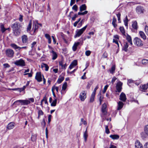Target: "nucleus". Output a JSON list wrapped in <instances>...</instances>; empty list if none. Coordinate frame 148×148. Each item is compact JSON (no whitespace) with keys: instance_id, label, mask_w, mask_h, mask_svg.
Listing matches in <instances>:
<instances>
[{"instance_id":"1a4fd4ad","label":"nucleus","mask_w":148,"mask_h":148,"mask_svg":"<svg viewBox=\"0 0 148 148\" xmlns=\"http://www.w3.org/2000/svg\"><path fill=\"white\" fill-rule=\"evenodd\" d=\"M10 46L12 47L13 49H18V50H20L21 49H26L27 48V47L25 46V47H20L18 46L16 44H10Z\"/></svg>"},{"instance_id":"3c124183","label":"nucleus","mask_w":148,"mask_h":148,"mask_svg":"<svg viewBox=\"0 0 148 148\" xmlns=\"http://www.w3.org/2000/svg\"><path fill=\"white\" fill-rule=\"evenodd\" d=\"M91 52L89 50H87L85 52V55L87 56H88L90 55Z\"/></svg>"},{"instance_id":"f3484780","label":"nucleus","mask_w":148,"mask_h":148,"mask_svg":"<svg viewBox=\"0 0 148 148\" xmlns=\"http://www.w3.org/2000/svg\"><path fill=\"white\" fill-rule=\"evenodd\" d=\"M107 108L106 104L105 103L103 104L102 106L101 111L102 113L104 115H106L107 112L106 111V108Z\"/></svg>"},{"instance_id":"603ef678","label":"nucleus","mask_w":148,"mask_h":148,"mask_svg":"<svg viewBox=\"0 0 148 148\" xmlns=\"http://www.w3.org/2000/svg\"><path fill=\"white\" fill-rule=\"evenodd\" d=\"M10 90H18L19 91L21 92V88H14L12 89H9Z\"/></svg>"},{"instance_id":"c85d7f7f","label":"nucleus","mask_w":148,"mask_h":148,"mask_svg":"<svg viewBox=\"0 0 148 148\" xmlns=\"http://www.w3.org/2000/svg\"><path fill=\"white\" fill-rule=\"evenodd\" d=\"M50 53H52V56H53L52 59L53 60H55L56 59V52L53 50L52 48H51L50 51Z\"/></svg>"},{"instance_id":"cd10ccee","label":"nucleus","mask_w":148,"mask_h":148,"mask_svg":"<svg viewBox=\"0 0 148 148\" xmlns=\"http://www.w3.org/2000/svg\"><path fill=\"white\" fill-rule=\"evenodd\" d=\"M110 137L112 139H118L119 138V136L118 135H111L110 136Z\"/></svg>"},{"instance_id":"e433bc0d","label":"nucleus","mask_w":148,"mask_h":148,"mask_svg":"<svg viewBox=\"0 0 148 148\" xmlns=\"http://www.w3.org/2000/svg\"><path fill=\"white\" fill-rule=\"evenodd\" d=\"M95 95L94 94H92L90 100V102H92L94 101Z\"/></svg>"},{"instance_id":"a18cd8bd","label":"nucleus","mask_w":148,"mask_h":148,"mask_svg":"<svg viewBox=\"0 0 148 148\" xmlns=\"http://www.w3.org/2000/svg\"><path fill=\"white\" fill-rule=\"evenodd\" d=\"M106 133L107 134L110 133V131L108 128V126L107 125L105 126Z\"/></svg>"},{"instance_id":"4d7b16f0","label":"nucleus","mask_w":148,"mask_h":148,"mask_svg":"<svg viewBox=\"0 0 148 148\" xmlns=\"http://www.w3.org/2000/svg\"><path fill=\"white\" fill-rule=\"evenodd\" d=\"M98 86H97L94 89V91L92 93L94 94L95 95L96 91L98 89Z\"/></svg>"},{"instance_id":"69168bd1","label":"nucleus","mask_w":148,"mask_h":148,"mask_svg":"<svg viewBox=\"0 0 148 148\" xmlns=\"http://www.w3.org/2000/svg\"><path fill=\"white\" fill-rule=\"evenodd\" d=\"M108 55L105 52L103 54L102 56L104 58H106L107 57Z\"/></svg>"},{"instance_id":"de8ad7c7","label":"nucleus","mask_w":148,"mask_h":148,"mask_svg":"<svg viewBox=\"0 0 148 148\" xmlns=\"http://www.w3.org/2000/svg\"><path fill=\"white\" fill-rule=\"evenodd\" d=\"M71 64L74 66H76L77 64V61L76 60H74Z\"/></svg>"},{"instance_id":"6e6552de","label":"nucleus","mask_w":148,"mask_h":148,"mask_svg":"<svg viewBox=\"0 0 148 148\" xmlns=\"http://www.w3.org/2000/svg\"><path fill=\"white\" fill-rule=\"evenodd\" d=\"M134 44L138 46H141L143 44L142 43V41L139 38H135L134 40Z\"/></svg>"},{"instance_id":"2f4dec72","label":"nucleus","mask_w":148,"mask_h":148,"mask_svg":"<svg viewBox=\"0 0 148 148\" xmlns=\"http://www.w3.org/2000/svg\"><path fill=\"white\" fill-rule=\"evenodd\" d=\"M115 70V65H113L111 67V69L109 70V71L111 74H113L114 73Z\"/></svg>"},{"instance_id":"393cba45","label":"nucleus","mask_w":148,"mask_h":148,"mask_svg":"<svg viewBox=\"0 0 148 148\" xmlns=\"http://www.w3.org/2000/svg\"><path fill=\"white\" fill-rule=\"evenodd\" d=\"M128 47V45L127 42H125L124 46L122 48V50L125 51L126 52L127 51Z\"/></svg>"},{"instance_id":"58836bf2","label":"nucleus","mask_w":148,"mask_h":148,"mask_svg":"<svg viewBox=\"0 0 148 148\" xmlns=\"http://www.w3.org/2000/svg\"><path fill=\"white\" fill-rule=\"evenodd\" d=\"M0 27L1 28V31L2 33L4 32L5 30L7 29L5 28L4 25L2 24L1 25Z\"/></svg>"},{"instance_id":"c756f323","label":"nucleus","mask_w":148,"mask_h":148,"mask_svg":"<svg viewBox=\"0 0 148 148\" xmlns=\"http://www.w3.org/2000/svg\"><path fill=\"white\" fill-rule=\"evenodd\" d=\"M132 27L134 29H137V23L136 21H135L132 22Z\"/></svg>"},{"instance_id":"9d476101","label":"nucleus","mask_w":148,"mask_h":148,"mask_svg":"<svg viewBox=\"0 0 148 148\" xmlns=\"http://www.w3.org/2000/svg\"><path fill=\"white\" fill-rule=\"evenodd\" d=\"M35 78L38 82H40L42 81V75L40 72H37L36 73Z\"/></svg>"},{"instance_id":"ddd939ff","label":"nucleus","mask_w":148,"mask_h":148,"mask_svg":"<svg viewBox=\"0 0 148 148\" xmlns=\"http://www.w3.org/2000/svg\"><path fill=\"white\" fill-rule=\"evenodd\" d=\"M79 98L80 100L83 101L84 99L86 98V94L85 92L84 91H82L80 93L79 95Z\"/></svg>"},{"instance_id":"a878e982","label":"nucleus","mask_w":148,"mask_h":148,"mask_svg":"<svg viewBox=\"0 0 148 148\" xmlns=\"http://www.w3.org/2000/svg\"><path fill=\"white\" fill-rule=\"evenodd\" d=\"M126 39L128 42L131 44V45H132V41L131 37L128 34H127L126 36Z\"/></svg>"},{"instance_id":"aec40b11","label":"nucleus","mask_w":148,"mask_h":148,"mask_svg":"<svg viewBox=\"0 0 148 148\" xmlns=\"http://www.w3.org/2000/svg\"><path fill=\"white\" fill-rule=\"evenodd\" d=\"M148 88V83L146 84H144L141 85L140 86V88L141 90H145Z\"/></svg>"},{"instance_id":"4468645a","label":"nucleus","mask_w":148,"mask_h":148,"mask_svg":"<svg viewBox=\"0 0 148 148\" xmlns=\"http://www.w3.org/2000/svg\"><path fill=\"white\" fill-rule=\"evenodd\" d=\"M136 12L138 14L143 13L144 12V9L143 8L140 6H138L136 8Z\"/></svg>"},{"instance_id":"49530a36","label":"nucleus","mask_w":148,"mask_h":148,"mask_svg":"<svg viewBox=\"0 0 148 148\" xmlns=\"http://www.w3.org/2000/svg\"><path fill=\"white\" fill-rule=\"evenodd\" d=\"M77 6L76 5H74L72 7L73 10H74L75 12L77 11Z\"/></svg>"},{"instance_id":"864d4df0","label":"nucleus","mask_w":148,"mask_h":148,"mask_svg":"<svg viewBox=\"0 0 148 148\" xmlns=\"http://www.w3.org/2000/svg\"><path fill=\"white\" fill-rule=\"evenodd\" d=\"M36 139V136L35 135H32L31 137V140L32 141H35Z\"/></svg>"},{"instance_id":"7ed1b4c3","label":"nucleus","mask_w":148,"mask_h":148,"mask_svg":"<svg viewBox=\"0 0 148 148\" xmlns=\"http://www.w3.org/2000/svg\"><path fill=\"white\" fill-rule=\"evenodd\" d=\"M87 27L86 25L82 29H77L76 31L75 35L74 36V38H76L77 37L80 36L85 30Z\"/></svg>"},{"instance_id":"dca6fc26","label":"nucleus","mask_w":148,"mask_h":148,"mask_svg":"<svg viewBox=\"0 0 148 148\" xmlns=\"http://www.w3.org/2000/svg\"><path fill=\"white\" fill-rule=\"evenodd\" d=\"M15 127V123L13 122L10 123L7 125L6 128L9 130L13 129Z\"/></svg>"},{"instance_id":"6e6d98bb","label":"nucleus","mask_w":148,"mask_h":148,"mask_svg":"<svg viewBox=\"0 0 148 148\" xmlns=\"http://www.w3.org/2000/svg\"><path fill=\"white\" fill-rule=\"evenodd\" d=\"M116 79V77H113V78H112V79L111 82L112 83V84H113V83L115 82V80Z\"/></svg>"},{"instance_id":"8fccbe9b","label":"nucleus","mask_w":148,"mask_h":148,"mask_svg":"<svg viewBox=\"0 0 148 148\" xmlns=\"http://www.w3.org/2000/svg\"><path fill=\"white\" fill-rule=\"evenodd\" d=\"M44 114L43 112L40 109L38 110V115H40L41 116L43 115Z\"/></svg>"},{"instance_id":"473e14b6","label":"nucleus","mask_w":148,"mask_h":148,"mask_svg":"<svg viewBox=\"0 0 148 148\" xmlns=\"http://www.w3.org/2000/svg\"><path fill=\"white\" fill-rule=\"evenodd\" d=\"M45 37L48 40V43L49 44L51 42V40L50 35L48 34H46L45 35Z\"/></svg>"},{"instance_id":"5701e85b","label":"nucleus","mask_w":148,"mask_h":148,"mask_svg":"<svg viewBox=\"0 0 148 148\" xmlns=\"http://www.w3.org/2000/svg\"><path fill=\"white\" fill-rule=\"evenodd\" d=\"M88 136V135L87 133V128L85 132H84L83 134V137L84 138V141L85 142H86L87 140V138Z\"/></svg>"},{"instance_id":"13d9d810","label":"nucleus","mask_w":148,"mask_h":148,"mask_svg":"<svg viewBox=\"0 0 148 148\" xmlns=\"http://www.w3.org/2000/svg\"><path fill=\"white\" fill-rule=\"evenodd\" d=\"M3 66L5 68H8L10 67V65L7 63L4 64H3Z\"/></svg>"},{"instance_id":"c03bdc74","label":"nucleus","mask_w":148,"mask_h":148,"mask_svg":"<svg viewBox=\"0 0 148 148\" xmlns=\"http://www.w3.org/2000/svg\"><path fill=\"white\" fill-rule=\"evenodd\" d=\"M92 84V82H88V84L86 87V88L87 89H89L90 88Z\"/></svg>"},{"instance_id":"f03ea898","label":"nucleus","mask_w":148,"mask_h":148,"mask_svg":"<svg viewBox=\"0 0 148 148\" xmlns=\"http://www.w3.org/2000/svg\"><path fill=\"white\" fill-rule=\"evenodd\" d=\"M31 101L33 103L34 102V99L33 98H30L28 99L19 100L15 101L13 103V104L19 102L21 103V105L26 106L29 104Z\"/></svg>"},{"instance_id":"e2e57ef3","label":"nucleus","mask_w":148,"mask_h":148,"mask_svg":"<svg viewBox=\"0 0 148 148\" xmlns=\"http://www.w3.org/2000/svg\"><path fill=\"white\" fill-rule=\"evenodd\" d=\"M75 0H71L70 5L71 6L74 4L75 2Z\"/></svg>"},{"instance_id":"f8f14e48","label":"nucleus","mask_w":148,"mask_h":148,"mask_svg":"<svg viewBox=\"0 0 148 148\" xmlns=\"http://www.w3.org/2000/svg\"><path fill=\"white\" fill-rule=\"evenodd\" d=\"M122 84L123 83L120 82H118L116 84V88L118 92H121Z\"/></svg>"},{"instance_id":"72a5a7b5","label":"nucleus","mask_w":148,"mask_h":148,"mask_svg":"<svg viewBox=\"0 0 148 148\" xmlns=\"http://www.w3.org/2000/svg\"><path fill=\"white\" fill-rule=\"evenodd\" d=\"M32 21H30L27 27V31L28 32L30 31L32 27Z\"/></svg>"},{"instance_id":"0eeeda50","label":"nucleus","mask_w":148,"mask_h":148,"mask_svg":"<svg viewBox=\"0 0 148 148\" xmlns=\"http://www.w3.org/2000/svg\"><path fill=\"white\" fill-rule=\"evenodd\" d=\"M6 54L8 57L12 58L14 56V51L11 49H7L6 51Z\"/></svg>"},{"instance_id":"37998d69","label":"nucleus","mask_w":148,"mask_h":148,"mask_svg":"<svg viewBox=\"0 0 148 148\" xmlns=\"http://www.w3.org/2000/svg\"><path fill=\"white\" fill-rule=\"evenodd\" d=\"M67 83L66 82H65L63 85L62 87V90H65L67 87Z\"/></svg>"},{"instance_id":"b1692460","label":"nucleus","mask_w":148,"mask_h":148,"mask_svg":"<svg viewBox=\"0 0 148 148\" xmlns=\"http://www.w3.org/2000/svg\"><path fill=\"white\" fill-rule=\"evenodd\" d=\"M52 99L51 97H50L49 99V102L51 103V105L52 106H56V99H54L52 102Z\"/></svg>"},{"instance_id":"338daca9","label":"nucleus","mask_w":148,"mask_h":148,"mask_svg":"<svg viewBox=\"0 0 148 148\" xmlns=\"http://www.w3.org/2000/svg\"><path fill=\"white\" fill-rule=\"evenodd\" d=\"M23 16L21 15H20L19 20L21 22H22L23 21Z\"/></svg>"},{"instance_id":"680f3d73","label":"nucleus","mask_w":148,"mask_h":148,"mask_svg":"<svg viewBox=\"0 0 148 148\" xmlns=\"http://www.w3.org/2000/svg\"><path fill=\"white\" fill-rule=\"evenodd\" d=\"M36 42L35 41H34L31 44V48H33L34 47V46L36 44Z\"/></svg>"},{"instance_id":"a211bd4d","label":"nucleus","mask_w":148,"mask_h":148,"mask_svg":"<svg viewBox=\"0 0 148 148\" xmlns=\"http://www.w3.org/2000/svg\"><path fill=\"white\" fill-rule=\"evenodd\" d=\"M135 148H143V146L140 142L137 140L135 143Z\"/></svg>"},{"instance_id":"2eb2a0df","label":"nucleus","mask_w":148,"mask_h":148,"mask_svg":"<svg viewBox=\"0 0 148 148\" xmlns=\"http://www.w3.org/2000/svg\"><path fill=\"white\" fill-rule=\"evenodd\" d=\"M126 99L125 95L124 93L122 92L120 95L119 99L123 102H125Z\"/></svg>"},{"instance_id":"bb28decb","label":"nucleus","mask_w":148,"mask_h":148,"mask_svg":"<svg viewBox=\"0 0 148 148\" xmlns=\"http://www.w3.org/2000/svg\"><path fill=\"white\" fill-rule=\"evenodd\" d=\"M79 9L80 11L82 12L86 10V6L85 4H83L80 6Z\"/></svg>"},{"instance_id":"f257e3e1","label":"nucleus","mask_w":148,"mask_h":148,"mask_svg":"<svg viewBox=\"0 0 148 148\" xmlns=\"http://www.w3.org/2000/svg\"><path fill=\"white\" fill-rule=\"evenodd\" d=\"M11 27L12 28L13 33L14 36H17L20 34L21 29L22 27L21 23L16 22L11 25Z\"/></svg>"},{"instance_id":"9b49d317","label":"nucleus","mask_w":148,"mask_h":148,"mask_svg":"<svg viewBox=\"0 0 148 148\" xmlns=\"http://www.w3.org/2000/svg\"><path fill=\"white\" fill-rule=\"evenodd\" d=\"M21 39L23 43L26 44L28 43V38L27 35H23L21 36Z\"/></svg>"},{"instance_id":"0e129e2a","label":"nucleus","mask_w":148,"mask_h":148,"mask_svg":"<svg viewBox=\"0 0 148 148\" xmlns=\"http://www.w3.org/2000/svg\"><path fill=\"white\" fill-rule=\"evenodd\" d=\"M81 122H82L84 124V125H86V124H87L86 122V121H84V119H83L82 118L81 119Z\"/></svg>"},{"instance_id":"052dcab7","label":"nucleus","mask_w":148,"mask_h":148,"mask_svg":"<svg viewBox=\"0 0 148 148\" xmlns=\"http://www.w3.org/2000/svg\"><path fill=\"white\" fill-rule=\"evenodd\" d=\"M67 66V65L66 64L64 65H63L62 63V69H65L66 67Z\"/></svg>"},{"instance_id":"f704fd0d","label":"nucleus","mask_w":148,"mask_h":148,"mask_svg":"<svg viewBox=\"0 0 148 148\" xmlns=\"http://www.w3.org/2000/svg\"><path fill=\"white\" fill-rule=\"evenodd\" d=\"M64 79V77L63 76H60L57 81L58 83H60Z\"/></svg>"},{"instance_id":"6ab92c4d","label":"nucleus","mask_w":148,"mask_h":148,"mask_svg":"<svg viewBox=\"0 0 148 148\" xmlns=\"http://www.w3.org/2000/svg\"><path fill=\"white\" fill-rule=\"evenodd\" d=\"M116 18H115V16H114L112 19V24L113 25L114 27L115 28H116L117 26V25L116 23Z\"/></svg>"},{"instance_id":"09e8293b","label":"nucleus","mask_w":148,"mask_h":148,"mask_svg":"<svg viewBox=\"0 0 148 148\" xmlns=\"http://www.w3.org/2000/svg\"><path fill=\"white\" fill-rule=\"evenodd\" d=\"M108 86V85H106L105 86L103 90V93H104L106 92V90Z\"/></svg>"},{"instance_id":"5fc2aeb1","label":"nucleus","mask_w":148,"mask_h":148,"mask_svg":"<svg viewBox=\"0 0 148 148\" xmlns=\"http://www.w3.org/2000/svg\"><path fill=\"white\" fill-rule=\"evenodd\" d=\"M145 31L147 34L148 36V26H146L145 27Z\"/></svg>"},{"instance_id":"4c0bfd02","label":"nucleus","mask_w":148,"mask_h":148,"mask_svg":"<svg viewBox=\"0 0 148 148\" xmlns=\"http://www.w3.org/2000/svg\"><path fill=\"white\" fill-rule=\"evenodd\" d=\"M119 29L122 33V34L124 35H125V32L124 30V27H120L119 28Z\"/></svg>"},{"instance_id":"4be33fe9","label":"nucleus","mask_w":148,"mask_h":148,"mask_svg":"<svg viewBox=\"0 0 148 148\" xmlns=\"http://www.w3.org/2000/svg\"><path fill=\"white\" fill-rule=\"evenodd\" d=\"M41 67L43 69L44 68H45V70L46 71H47L48 70L49 67L48 65L45 63H42L41 65Z\"/></svg>"},{"instance_id":"774afa93","label":"nucleus","mask_w":148,"mask_h":148,"mask_svg":"<svg viewBox=\"0 0 148 148\" xmlns=\"http://www.w3.org/2000/svg\"><path fill=\"white\" fill-rule=\"evenodd\" d=\"M133 82V81L132 79H128L127 81V84L129 85V84L131 83H132Z\"/></svg>"},{"instance_id":"a19ab883","label":"nucleus","mask_w":148,"mask_h":148,"mask_svg":"<svg viewBox=\"0 0 148 148\" xmlns=\"http://www.w3.org/2000/svg\"><path fill=\"white\" fill-rule=\"evenodd\" d=\"M142 63L143 64L146 65L148 64V60L143 59L142 61Z\"/></svg>"},{"instance_id":"39448f33","label":"nucleus","mask_w":148,"mask_h":148,"mask_svg":"<svg viewBox=\"0 0 148 148\" xmlns=\"http://www.w3.org/2000/svg\"><path fill=\"white\" fill-rule=\"evenodd\" d=\"M83 43V39L82 38H81L79 40L78 42L77 43H75L73 47V50L74 51H75L77 49V47L79 45H82Z\"/></svg>"},{"instance_id":"c9c22d12","label":"nucleus","mask_w":148,"mask_h":148,"mask_svg":"<svg viewBox=\"0 0 148 148\" xmlns=\"http://www.w3.org/2000/svg\"><path fill=\"white\" fill-rule=\"evenodd\" d=\"M128 20L127 18V16H126L125 19L124 20V24L125 26L127 27V28L128 27Z\"/></svg>"},{"instance_id":"412c9836","label":"nucleus","mask_w":148,"mask_h":148,"mask_svg":"<svg viewBox=\"0 0 148 148\" xmlns=\"http://www.w3.org/2000/svg\"><path fill=\"white\" fill-rule=\"evenodd\" d=\"M124 105V103L121 101H119L118 103V107L117 110H119L121 109Z\"/></svg>"},{"instance_id":"ea45409f","label":"nucleus","mask_w":148,"mask_h":148,"mask_svg":"<svg viewBox=\"0 0 148 148\" xmlns=\"http://www.w3.org/2000/svg\"><path fill=\"white\" fill-rule=\"evenodd\" d=\"M144 131L145 134L148 136V124L145 126Z\"/></svg>"},{"instance_id":"20e7f679","label":"nucleus","mask_w":148,"mask_h":148,"mask_svg":"<svg viewBox=\"0 0 148 148\" xmlns=\"http://www.w3.org/2000/svg\"><path fill=\"white\" fill-rule=\"evenodd\" d=\"M14 63L16 65L19 66L23 67L25 65V61L22 59L15 61Z\"/></svg>"},{"instance_id":"bf43d9fd","label":"nucleus","mask_w":148,"mask_h":148,"mask_svg":"<svg viewBox=\"0 0 148 148\" xmlns=\"http://www.w3.org/2000/svg\"><path fill=\"white\" fill-rule=\"evenodd\" d=\"M78 16V15L77 14H75L74 17H73L72 18V20L73 21L75 20L76 18Z\"/></svg>"},{"instance_id":"79ce46f5","label":"nucleus","mask_w":148,"mask_h":148,"mask_svg":"<svg viewBox=\"0 0 148 148\" xmlns=\"http://www.w3.org/2000/svg\"><path fill=\"white\" fill-rule=\"evenodd\" d=\"M55 89H56V86H55V85H54L52 87L51 90H52V92L53 95L54 97H56V95L55 94V92H54L55 90Z\"/></svg>"},{"instance_id":"423d86ee","label":"nucleus","mask_w":148,"mask_h":148,"mask_svg":"<svg viewBox=\"0 0 148 148\" xmlns=\"http://www.w3.org/2000/svg\"><path fill=\"white\" fill-rule=\"evenodd\" d=\"M38 21L34 22L33 23V27L32 30H33V33L32 34V35H34L35 34V33L37 32L38 31Z\"/></svg>"},{"instance_id":"7c9ffc66","label":"nucleus","mask_w":148,"mask_h":148,"mask_svg":"<svg viewBox=\"0 0 148 148\" xmlns=\"http://www.w3.org/2000/svg\"><path fill=\"white\" fill-rule=\"evenodd\" d=\"M139 34L140 36L142 38H143L144 40L146 39V36L143 32L140 31L139 32Z\"/></svg>"}]
</instances>
